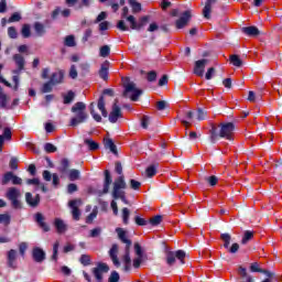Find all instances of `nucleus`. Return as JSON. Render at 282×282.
<instances>
[{"label":"nucleus","instance_id":"nucleus-1","mask_svg":"<svg viewBox=\"0 0 282 282\" xmlns=\"http://www.w3.org/2000/svg\"><path fill=\"white\" fill-rule=\"evenodd\" d=\"M235 122H220L218 126L212 124L209 129V141L212 144H217L219 140H235Z\"/></svg>","mask_w":282,"mask_h":282},{"label":"nucleus","instance_id":"nucleus-2","mask_svg":"<svg viewBox=\"0 0 282 282\" xmlns=\"http://www.w3.org/2000/svg\"><path fill=\"white\" fill-rule=\"evenodd\" d=\"M72 113L75 116L69 121V127H78V124H83L87 122L89 119V115L87 113V105L83 101L76 102L72 109Z\"/></svg>","mask_w":282,"mask_h":282},{"label":"nucleus","instance_id":"nucleus-3","mask_svg":"<svg viewBox=\"0 0 282 282\" xmlns=\"http://www.w3.org/2000/svg\"><path fill=\"white\" fill-rule=\"evenodd\" d=\"M121 19H126L128 23H130V30H135L137 32H140V30H144L147 26V23H149V20L151 17L149 15H143L139 18V21L135 20L134 15H129V7H123L122 13H121Z\"/></svg>","mask_w":282,"mask_h":282},{"label":"nucleus","instance_id":"nucleus-4","mask_svg":"<svg viewBox=\"0 0 282 282\" xmlns=\"http://www.w3.org/2000/svg\"><path fill=\"white\" fill-rule=\"evenodd\" d=\"M6 197L11 202V206L14 210H21L23 208V203L19 199L21 197V191L17 187H10L7 191Z\"/></svg>","mask_w":282,"mask_h":282},{"label":"nucleus","instance_id":"nucleus-5","mask_svg":"<svg viewBox=\"0 0 282 282\" xmlns=\"http://www.w3.org/2000/svg\"><path fill=\"white\" fill-rule=\"evenodd\" d=\"M124 191H127V181L124 180V176H118L112 183V199H118L119 195L126 193Z\"/></svg>","mask_w":282,"mask_h":282},{"label":"nucleus","instance_id":"nucleus-6","mask_svg":"<svg viewBox=\"0 0 282 282\" xmlns=\"http://www.w3.org/2000/svg\"><path fill=\"white\" fill-rule=\"evenodd\" d=\"M128 94H132L130 96V100H132V102H138V100H140V96H142L143 91L142 89H139L135 87V83L130 82L124 86V90H123V98H127Z\"/></svg>","mask_w":282,"mask_h":282},{"label":"nucleus","instance_id":"nucleus-7","mask_svg":"<svg viewBox=\"0 0 282 282\" xmlns=\"http://www.w3.org/2000/svg\"><path fill=\"white\" fill-rule=\"evenodd\" d=\"M175 259H177L181 263V265H184L186 259V251L184 250H177V251H167L166 252V263L167 265H174Z\"/></svg>","mask_w":282,"mask_h":282},{"label":"nucleus","instance_id":"nucleus-8","mask_svg":"<svg viewBox=\"0 0 282 282\" xmlns=\"http://www.w3.org/2000/svg\"><path fill=\"white\" fill-rule=\"evenodd\" d=\"M91 272L97 282H102L105 279L102 274H107V272H109V264L105 262H98L97 267L91 269Z\"/></svg>","mask_w":282,"mask_h":282},{"label":"nucleus","instance_id":"nucleus-9","mask_svg":"<svg viewBox=\"0 0 282 282\" xmlns=\"http://www.w3.org/2000/svg\"><path fill=\"white\" fill-rule=\"evenodd\" d=\"M191 19H193L192 11L191 10L184 11L181 14L180 19L175 21L176 30H184V28L188 25Z\"/></svg>","mask_w":282,"mask_h":282},{"label":"nucleus","instance_id":"nucleus-10","mask_svg":"<svg viewBox=\"0 0 282 282\" xmlns=\"http://www.w3.org/2000/svg\"><path fill=\"white\" fill-rule=\"evenodd\" d=\"M119 118H122V109L120 108V106H118V100H116L108 116V120L109 122H111V124H116Z\"/></svg>","mask_w":282,"mask_h":282},{"label":"nucleus","instance_id":"nucleus-11","mask_svg":"<svg viewBox=\"0 0 282 282\" xmlns=\"http://www.w3.org/2000/svg\"><path fill=\"white\" fill-rule=\"evenodd\" d=\"M111 184H113L111 172H109V170H106L104 172V188L101 192H99V195H107V193H109V188H111Z\"/></svg>","mask_w":282,"mask_h":282},{"label":"nucleus","instance_id":"nucleus-12","mask_svg":"<svg viewBox=\"0 0 282 282\" xmlns=\"http://www.w3.org/2000/svg\"><path fill=\"white\" fill-rule=\"evenodd\" d=\"M206 65H208V59L206 58L196 61L194 64V74L202 78L204 76V72H206Z\"/></svg>","mask_w":282,"mask_h":282},{"label":"nucleus","instance_id":"nucleus-13","mask_svg":"<svg viewBox=\"0 0 282 282\" xmlns=\"http://www.w3.org/2000/svg\"><path fill=\"white\" fill-rule=\"evenodd\" d=\"M80 199L69 200L68 206L72 208L73 219L75 221H80V209L78 208V204H82Z\"/></svg>","mask_w":282,"mask_h":282},{"label":"nucleus","instance_id":"nucleus-14","mask_svg":"<svg viewBox=\"0 0 282 282\" xmlns=\"http://www.w3.org/2000/svg\"><path fill=\"white\" fill-rule=\"evenodd\" d=\"M25 202L30 208H37L39 204H41V195L36 194L35 197L32 196V193H25Z\"/></svg>","mask_w":282,"mask_h":282},{"label":"nucleus","instance_id":"nucleus-15","mask_svg":"<svg viewBox=\"0 0 282 282\" xmlns=\"http://www.w3.org/2000/svg\"><path fill=\"white\" fill-rule=\"evenodd\" d=\"M13 61L18 67V69L13 70V74H21L25 69V58L21 54H15L13 55Z\"/></svg>","mask_w":282,"mask_h":282},{"label":"nucleus","instance_id":"nucleus-16","mask_svg":"<svg viewBox=\"0 0 282 282\" xmlns=\"http://www.w3.org/2000/svg\"><path fill=\"white\" fill-rule=\"evenodd\" d=\"M7 265L11 270H17V250L11 249L7 253Z\"/></svg>","mask_w":282,"mask_h":282},{"label":"nucleus","instance_id":"nucleus-17","mask_svg":"<svg viewBox=\"0 0 282 282\" xmlns=\"http://www.w3.org/2000/svg\"><path fill=\"white\" fill-rule=\"evenodd\" d=\"M32 258L35 263H43L45 261V251L40 247H35L32 250Z\"/></svg>","mask_w":282,"mask_h":282},{"label":"nucleus","instance_id":"nucleus-18","mask_svg":"<svg viewBox=\"0 0 282 282\" xmlns=\"http://www.w3.org/2000/svg\"><path fill=\"white\" fill-rule=\"evenodd\" d=\"M34 217L37 226L42 228L44 232H50V225L45 223V216H43L42 213H36Z\"/></svg>","mask_w":282,"mask_h":282},{"label":"nucleus","instance_id":"nucleus-19","mask_svg":"<svg viewBox=\"0 0 282 282\" xmlns=\"http://www.w3.org/2000/svg\"><path fill=\"white\" fill-rule=\"evenodd\" d=\"M116 232L118 235V239H120V241L122 243H126V248H131V245L133 243L131 241V239L127 238V231L120 227L116 228Z\"/></svg>","mask_w":282,"mask_h":282},{"label":"nucleus","instance_id":"nucleus-20","mask_svg":"<svg viewBox=\"0 0 282 282\" xmlns=\"http://www.w3.org/2000/svg\"><path fill=\"white\" fill-rule=\"evenodd\" d=\"M249 270H250V272H259L260 274H265V276H269V279L274 276V273H272L265 269H261L259 267V262L251 263Z\"/></svg>","mask_w":282,"mask_h":282},{"label":"nucleus","instance_id":"nucleus-21","mask_svg":"<svg viewBox=\"0 0 282 282\" xmlns=\"http://www.w3.org/2000/svg\"><path fill=\"white\" fill-rule=\"evenodd\" d=\"M242 34H246V36H259L261 34V31H259V28L251 25V26H243L241 29Z\"/></svg>","mask_w":282,"mask_h":282},{"label":"nucleus","instance_id":"nucleus-22","mask_svg":"<svg viewBox=\"0 0 282 282\" xmlns=\"http://www.w3.org/2000/svg\"><path fill=\"white\" fill-rule=\"evenodd\" d=\"M69 166H70L69 159L64 158L59 161L57 171L58 173H61V175H67V173H69Z\"/></svg>","mask_w":282,"mask_h":282},{"label":"nucleus","instance_id":"nucleus-23","mask_svg":"<svg viewBox=\"0 0 282 282\" xmlns=\"http://www.w3.org/2000/svg\"><path fill=\"white\" fill-rule=\"evenodd\" d=\"M218 0H207L203 9L204 19H210V13L213 12V7L217 3Z\"/></svg>","mask_w":282,"mask_h":282},{"label":"nucleus","instance_id":"nucleus-24","mask_svg":"<svg viewBox=\"0 0 282 282\" xmlns=\"http://www.w3.org/2000/svg\"><path fill=\"white\" fill-rule=\"evenodd\" d=\"M65 78V74H63V70L55 72L51 75L50 83L53 85H61Z\"/></svg>","mask_w":282,"mask_h":282},{"label":"nucleus","instance_id":"nucleus-25","mask_svg":"<svg viewBox=\"0 0 282 282\" xmlns=\"http://www.w3.org/2000/svg\"><path fill=\"white\" fill-rule=\"evenodd\" d=\"M98 74L101 80H109V64L107 63L101 64Z\"/></svg>","mask_w":282,"mask_h":282},{"label":"nucleus","instance_id":"nucleus-26","mask_svg":"<svg viewBox=\"0 0 282 282\" xmlns=\"http://www.w3.org/2000/svg\"><path fill=\"white\" fill-rule=\"evenodd\" d=\"M54 226L59 235H63V232L67 231V225L61 218H56L54 220Z\"/></svg>","mask_w":282,"mask_h":282},{"label":"nucleus","instance_id":"nucleus-27","mask_svg":"<svg viewBox=\"0 0 282 282\" xmlns=\"http://www.w3.org/2000/svg\"><path fill=\"white\" fill-rule=\"evenodd\" d=\"M104 147L105 149H109L113 155H118V147H116L112 139H104Z\"/></svg>","mask_w":282,"mask_h":282},{"label":"nucleus","instance_id":"nucleus-28","mask_svg":"<svg viewBox=\"0 0 282 282\" xmlns=\"http://www.w3.org/2000/svg\"><path fill=\"white\" fill-rule=\"evenodd\" d=\"M159 167H160V163H154L148 166L145 170L147 177H155V175L158 174Z\"/></svg>","mask_w":282,"mask_h":282},{"label":"nucleus","instance_id":"nucleus-29","mask_svg":"<svg viewBox=\"0 0 282 282\" xmlns=\"http://www.w3.org/2000/svg\"><path fill=\"white\" fill-rule=\"evenodd\" d=\"M97 107H98L99 111H101V116L104 118H107L109 116V112H107V108H105V96L101 95L99 97Z\"/></svg>","mask_w":282,"mask_h":282},{"label":"nucleus","instance_id":"nucleus-30","mask_svg":"<svg viewBox=\"0 0 282 282\" xmlns=\"http://www.w3.org/2000/svg\"><path fill=\"white\" fill-rule=\"evenodd\" d=\"M84 144L88 147L89 151H98L100 149V144L94 141V139H85Z\"/></svg>","mask_w":282,"mask_h":282},{"label":"nucleus","instance_id":"nucleus-31","mask_svg":"<svg viewBox=\"0 0 282 282\" xmlns=\"http://www.w3.org/2000/svg\"><path fill=\"white\" fill-rule=\"evenodd\" d=\"M129 217H131V210L129 208L123 207L121 209V218H122V224L124 226H129Z\"/></svg>","mask_w":282,"mask_h":282},{"label":"nucleus","instance_id":"nucleus-32","mask_svg":"<svg viewBox=\"0 0 282 282\" xmlns=\"http://www.w3.org/2000/svg\"><path fill=\"white\" fill-rule=\"evenodd\" d=\"M253 238H254V231L246 230L241 239L242 246H246L249 241H252Z\"/></svg>","mask_w":282,"mask_h":282},{"label":"nucleus","instance_id":"nucleus-33","mask_svg":"<svg viewBox=\"0 0 282 282\" xmlns=\"http://www.w3.org/2000/svg\"><path fill=\"white\" fill-rule=\"evenodd\" d=\"M67 174L69 182H76V180H80V171L76 169L69 170Z\"/></svg>","mask_w":282,"mask_h":282},{"label":"nucleus","instance_id":"nucleus-34","mask_svg":"<svg viewBox=\"0 0 282 282\" xmlns=\"http://www.w3.org/2000/svg\"><path fill=\"white\" fill-rule=\"evenodd\" d=\"M238 274H240V279L242 282H248L249 279H252L250 274H248V269L243 267L238 268Z\"/></svg>","mask_w":282,"mask_h":282},{"label":"nucleus","instance_id":"nucleus-35","mask_svg":"<svg viewBox=\"0 0 282 282\" xmlns=\"http://www.w3.org/2000/svg\"><path fill=\"white\" fill-rule=\"evenodd\" d=\"M229 61L234 67H241V65H243V61H241V57L237 54L230 55Z\"/></svg>","mask_w":282,"mask_h":282},{"label":"nucleus","instance_id":"nucleus-36","mask_svg":"<svg viewBox=\"0 0 282 282\" xmlns=\"http://www.w3.org/2000/svg\"><path fill=\"white\" fill-rule=\"evenodd\" d=\"M79 263L87 268L88 265H91V256L90 254H82L79 258Z\"/></svg>","mask_w":282,"mask_h":282},{"label":"nucleus","instance_id":"nucleus-37","mask_svg":"<svg viewBox=\"0 0 282 282\" xmlns=\"http://www.w3.org/2000/svg\"><path fill=\"white\" fill-rule=\"evenodd\" d=\"M53 90H54V84L50 80L44 83L41 88L42 94H51V91H53Z\"/></svg>","mask_w":282,"mask_h":282},{"label":"nucleus","instance_id":"nucleus-38","mask_svg":"<svg viewBox=\"0 0 282 282\" xmlns=\"http://www.w3.org/2000/svg\"><path fill=\"white\" fill-rule=\"evenodd\" d=\"M220 239L224 241V248L228 250V248H230V241L232 240L230 234H221Z\"/></svg>","mask_w":282,"mask_h":282},{"label":"nucleus","instance_id":"nucleus-39","mask_svg":"<svg viewBox=\"0 0 282 282\" xmlns=\"http://www.w3.org/2000/svg\"><path fill=\"white\" fill-rule=\"evenodd\" d=\"M34 30L37 34V36H43V34H45V25H43V23L41 22H35L34 23Z\"/></svg>","mask_w":282,"mask_h":282},{"label":"nucleus","instance_id":"nucleus-40","mask_svg":"<svg viewBox=\"0 0 282 282\" xmlns=\"http://www.w3.org/2000/svg\"><path fill=\"white\" fill-rule=\"evenodd\" d=\"M109 54H111V47H109V45H104L99 48V56H101V58H107Z\"/></svg>","mask_w":282,"mask_h":282},{"label":"nucleus","instance_id":"nucleus-41","mask_svg":"<svg viewBox=\"0 0 282 282\" xmlns=\"http://www.w3.org/2000/svg\"><path fill=\"white\" fill-rule=\"evenodd\" d=\"M14 177V173L13 172H7L1 181L2 186H6L7 184H10V182H12V178Z\"/></svg>","mask_w":282,"mask_h":282},{"label":"nucleus","instance_id":"nucleus-42","mask_svg":"<svg viewBox=\"0 0 282 282\" xmlns=\"http://www.w3.org/2000/svg\"><path fill=\"white\" fill-rule=\"evenodd\" d=\"M64 44L66 47H76V37H74V35H67L65 37Z\"/></svg>","mask_w":282,"mask_h":282},{"label":"nucleus","instance_id":"nucleus-43","mask_svg":"<svg viewBox=\"0 0 282 282\" xmlns=\"http://www.w3.org/2000/svg\"><path fill=\"white\" fill-rule=\"evenodd\" d=\"M12 221V216L10 214H0V224H4V226H10Z\"/></svg>","mask_w":282,"mask_h":282},{"label":"nucleus","instance_id":"nucleus-44","mask_svg":"<svg viewBox=\"0 0 282 282\" xmlns=\"http://www.w3.org/2000/svg\"><path fill=\"white\" fill-rule=\"evenodd\" d=\"M21 34H22L23 39H30V36H32V31L30 30V24H24L22 26Z\"/></svg>","mask_w":282,"mask_h":282},{"label":"nucleus","instance_id":"nucleus-45","mask_svg":"<svg viewBox=\"0 0 282 282\" xmlns=\"http://www.w3.org/2000/svg\"><path fill=\"white\" fill-rule=\"evenodd\" d=\"M94 107H95L94 102L90 104V116H93L96 122H102V117H100V115L96 112Z\"/></svg>","mask_w":282,"mask_h":282},{"label":"nucleus","instance_id":"nucleus-46","mask_svg":"<svg viewBox=\"0 0 282 282\" xmlns=\"http://www.w3.org/2000/svg\"><path fill=\"white\" fill-rule=\"evenodd\" d=\"M129 6L131 7L133 14H138L142 12V3L131 2Z\"/></svg>","mask_w":282,"mask_h":282},{"label":"nucleus","instance_id":"nucleus-47","mask_svg":"<svg viewBox=\"0 0 282 282\" xmlns=\"http://www.w3.org/2000/svg\"><path fill=\"white\" fill-rule=\"evenodd\" d=\"M123 263H131V247L124 248Z\"/></svg>","mask_w":282,"mask_h":282},{"label":"nucleus","instance_id":"nucleus-48","mask_svg":"<svg viewBox=\"0 0 282 282\" xmlns=\"http://www.w3.org/2000/svg\"><path fill=\"white\" fill-rule=\"evenodd\" d=\"M247 100L249 102H257V100H261V94H254V91L250 90Z\"/></svg>","mask_w":282,"mask_h":282},{"label":"nucleus","instance_id":"nucleus-49","mask_svg":"<svg viewBox=\"0 0 282 282\" xmlns=\"http://www.w3.org/2000/svg\"><path fill=\"white\" fill-rule=\"evenodd\" d=\"M129 184L132 191H140V187L142 186V183L140 181H135L133 178L129 181Z\"/></svg>","mask_w":282,"mask_h":282},{"label":"nucleus","instance_id":"nucleus-50","mask_svg":"<svg viewBox=\"0 0 282 282\" xmlns=\"http://www.w3.org/2000/svg\"><path fill=\"white\" fill-rule=\"evenodd\" d=\"M108 282H120V273H118V271H111Z\"/></svg>","mask_w":282,"mask_h":282},{"label":"nucleus","instance_id":"nucleus-51","mask_svg":"<svg viewBox=\"0 0 282 282\" xmlns=\"http://www.w3.org/2000/svg\"><path fill=\"white\" fill-rule=\"evenodd\" d=\"M44 151L46 153H56V151H58V148H56V145H54L52 143H45L44 144Z\"/></svg>","mask_w":282,"mask_h":282},{"label":"nucleus","instance_id":"nucleus-52","mask_svg":"<svg viewBox=\"0 0 282 282\" xmlns=\"http://www.w3.org/2000/svg\"><path fill=\"white\" fill-rule=\"evenodd\" d=\"M149 224L152 226H160V224H162V215H156V216L152 217L149 220Z\"/></svg>","mask_w":282,"mask_h":282},{"label":"nucleus","instance_id":"nucleus-53","mask_svg":"<svg viewBox=\"0 0 282 282\" xmlns=\"http://www.w3.org/2000/svg\"><path fill=\"white\" fill-rule=\"evenodd\" d=\"M101 234H102V228L97 227L90 230L89 237H91V239H96V237H100Z\"/></svg>","mask_w":282,"mask_h":282},{"label":"nucleus","instance_id":"nucleus-54","mask_svg":"<svg viewBox=\"0 0 282 282\" xmlns=\"http://www.w3.org/2000/svg\"><path fill=\"white\" fill-rule=\"evenodd\" d=\"M21 21V13L14 12L9 19L8 23H19Z\"/></svg>","mask_w":282,"mask_h":282},{"label":"nucleus","instance_id":"nucleus-55","mask_svg":"<svg viewBox=\"0 0 282 282\" xmlns=\"http://www.w3.org/2000/svg\"><path fill=\"white\" fill-rule=\"evenodd\" d=\"M98 217V210L94 209L87 217H86V224H94V219Z\"/></svg>","mask_w":282,"mask_h":282},{"label":"nucleus","instance_id":"nucleus-56","mask_svg":"<svg viewBox=\"0 0 282 282\" xmlns=\"http://www.w3.org/2000/svg\"><path fill=\"white\" fill-rule=\"evenodd\" d=\"M2 135V138L4 139V140H7V141H10V140H12V129H10V128H4L3 129V133L1 134Z\"/></svg>","mask_w":282,"mask_h":282},{"label":"nucleus","instance_id":"nucleus-57","mask_svg":"<svg viewBox=\"0 0 282 282\" xmlns=\"http://www.w3.org/2000/svg\"><path fill=\"white\" fill-rule=\"evenodd\" d=\"M117 29L120 30V32H129V26H127V23L124 22V20L118 21Z\"/></svg>","mask_w":282,"mask_h":282},{"label":"nucleus","instance_id":"nucleus-58","mask_svg":"<svg viewBox=\"0 0 282 282\" xmlns=\"http://www.w3.org/2000/svg\"><path fill=\"white\" fill-rule=\"evenodd\" d=\"M115 171L119 175V177H124V173L122 172V163L120 161H117L115 163Z\"/></svg>","mask_w":282,"mask_h":282},{"label":"nucleus","instance_id":"nucleus-59","mask_svg":"<svg viewBox=\"0 0 282 282\" xmlns=\"http://www.w3.org/2000/svg\"><path fill=\"white\" fill-rule=\"evenodd\" d=\"M208 112H206V110L202 109V108H198L197 109V112H196V118L198 120V122H202V120H204L206 118Z\"/></svg>","mask_w":282,"mask_h":282},{"label":"nucleus","instance_id":"nucleus-60","mask_svg":"<svg viewBox=\"0 0 282 282\" xmlns=\"http://www.w3.org/2000/svg\"><path fill=\"white\" fill-rule=\"evenodd\" d=\"M68 195H74V193H78V185L76 183H70L67 185Z\"/></svg>","mask_w":282,"mask_h":282},{"label":"nucleus","instance_id":"nucleus-61","mask_svg":"<svg viewBox=\"0 0 282 282\" xmlns=\"http://www.w3.org/2000/svg\"><path fill=\"white\" fill-rule=\"evenodd\" d=\"M205 180L209 186H217V182H219V178L215 175L208 176Z\"/></svg>","mask_w":282,"mask_h":282},{"label":"nucleus","instance_id":"nucleus-62","mask_svg":"<svg viewBox=\"0 0 282 282\" xmlns=\"http://www.w3.org/2000/svg\"><path fill=\"white\" fill-rule=\"evenodd\" d=\"M93 30L91 29H87L85 32H84V35L82 37V43H87V41H89V39H91V34H93Z\"/></svg>","mask_w":282,"mask_h":282},{"label":"nucleus","instance_id":"nucleus-63","mask_svg":"<svg viewBox=\"0 0 282 282\" xmlns=\"http://www.w3.org/2000/svg\"><path fill=\"white\" fill-rule=\"evenodd\" d=\"M74 91H68L66 96H64V105H69L74 100Z\"/></svg>","mask_w":282,"mask_h":282},{"label":"nucleus","instance_id":"nucleus-64","mask_svg":"<svg viewBox=\"0 0 282 282\" xmlns=\"http://www.w3.org/2000/svg\"><path fill=\"white\" fill-rule=\"evenodd\" d=\"M54 174H52V172H50L48 170H44L42 172V177L44 180V182H52V177Z\"/></svg>","mask_w":282,"mask_h":282}]
</instances>
